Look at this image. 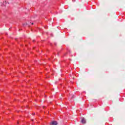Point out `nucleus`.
I'll use <instances>...</instances> for the list:
<instances>
[{
	"label": "nucleus",
	"instance_id": "nucleus-1",
	"mask_svg": "<svg viewBox=\"0 0 125 125\" xmlns=\"http://www.w3.org/2000/svg\"><path fill=\"white\" fill-rule=\"evenodd\" d=\"M58 123H57V121H52L51 123H50V125H57Z\"/></svg>",
	"mask_w": 125,
	"mask_h": 125
},
{
	"label": "nucleus",
	"instance_id": "nucleus-2",
	"mask_svg": "<svg viewBox=\"0 0 125 125\" xmlns=\"http://www.w3.org/2000/svg\"><path fill=\"white\" fill-rule=\"evenodd\" d=\"M81 122L82 123V124H85V123H86V121H85V119L83 118L81 120Z\"/></svg>",
	"mask_w": 125,
	"mask_h": 125
},
{
	"label": "nucleus",
	"instance_id": "nucleus-3",
	"mask_svg": "<svg viewBox=\"0 0 125 125\" xmlns=\"http://www.w3.org/2000/svg\"><path fill=\"white\" fill-rule=\"evenodd\" d=\"M31 25H34V23H31Z\"/></svg>",
	"mask_w": 125,
	"mask_h": 125
},
{
	"label": "nucleus",
	"instance_id": "nucleus-4",
	"mask_svg": "<svg viewBox=\"0 0 125 125\" xmlns=\"http://www.w3.org/2000/svg\"><path fill=\"white\" fill-rule=\"evenodd\" d=\"M32 115H35V113L32 114Z\"/></svg>",
	"mask_w": 125,
	"mask_h": 125
},
{
	"label": "nucleus",
	"instance_id": "nucleus-5",
	"mask_svg": "<svg viewBox=\"0 0 125 125\" xmlns=\"http://www.w3.org/2000/svg\"><path fill=\"white\" fill-rule=\"evenodd\" d=\"M33 42H35V40H33Z\"/></svg>",
	"mask_w": 125,
	"mask_h": 125
}]
</instances>
